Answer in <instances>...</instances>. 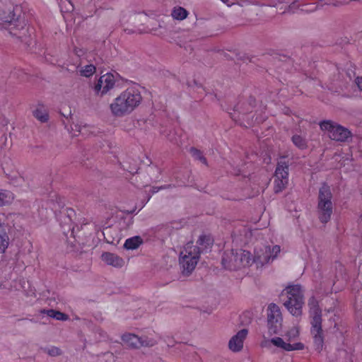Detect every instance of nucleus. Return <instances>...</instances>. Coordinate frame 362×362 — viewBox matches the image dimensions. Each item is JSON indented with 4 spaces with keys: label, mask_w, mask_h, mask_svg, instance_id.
<instances>
[{
    "label": "nucleus",
    "mask_w": 362,
    "mask_h": 362,
    "mask_svg": "<svg viewBox=\"0 0 362 362\" xmlns=\"http://www.w3.org/2000/svg\"><path fill=\"white\" fill-rule=\"evenodd\" d=\"M142 101L139 90L129 87L117 95L110 104V110L115 117H122L132 113Z\"/></svg>",
    "instance_id": "f257e3e1"
},
{
    "label": "nucleus",
    "mask_w": 362,
    "mask_h": 362,
    "mask_svg": "<svg viewBox=\"0 0 362 362\" xmlns=\"http://www.w3.org/2000/svg\"><path fill=\"white\" fill-rule=\"evenodd\" d=\"M0 31L7 32L12 37L21 38L28 33L27 23L19 6L0 12Z\"/></svg>",
    "instance_id": "f03ea898"
},
{
    "label": "nucleus",
    "mask_w": 362,
    "mask_h": 362,
    "mask_svg": "<svg viewBox=\"0 0 362 362\" xmlns=\"http://www.w3.org/2000/svg\"><path fill=\"white\" fill-rule=\"evenodd\" d=\"M300 336V327L293 325L288 328L284 334L285 338L275 337L272 339H264L261 342V346L266 349H271L274 346L284 351H302L305 345L300 341H295Z\"/></svg>",
    "instance_id": "7ed1b4c3"
},
{
    "label": "nucleus",
    "mask_w": 362,
    "mask_h": 362,
    "mask_svg": "<svg viewBox=\"0 0 362 362\" xmlns=\"http://www.w3.org/2000/svg\"><path fill=\"white\" fill-rule=\"evenodd\" d=\"M304 289L299 284L287 286L281 292L284 305L296 317H300L304 305Z\"/></svg>",
    "instance_id": "20e7f679"
},
{
    "label": "nucleus",
    "mask_w": 362,
    "mask_h": 362,
    "mask_svg": "<svg viewBox=\"0 0 362 362\" xmlns=\"http://www.w3.org/2000/svg\"><path fill=\"white\" fill-rule=\"evenodd\" d=\"M252 255L250 252L241 249L226 252L222 264L226 269L236 270L251 265Z\"/></svg>",
    "instance_id": "39448f33"
},
{
    "label": "nucleus",
    "mask_w": 362,
    "mask_h": 362,
    "mask_svg": "<svg viewBox=\"0 0 362 362\" xmlns=\"http://www.w3.org/2000/svg\"><path fill=\"white\" fill-rule=\"evenodd\" d=\"M201 250L192 243L186 244L180 254L179 263L185 274H189L196 267L200 257Z\"/></svg>",
    "instance_id": "423d86ee"
},
{
    "label": "nucleus",
    "mask_w": 362,
    "mask_h": 362,
    "mask_svg": "<svg viewBox=\"0 0 362 362\" xmlns=\"http://www.w3.org/2000/svg\"><path fill=\"white\" fill-rule=\"evenodd\" d=\"M281 252L279 245H260L256 247L254 256L252 257L251 265L253 264L257 269H262L271 264Z\"/></svg>",
    "instance_id": "0eeeda50"
},
{
    "label": "nucleus",
    "mask_w": 362,
    "mask_h": 362,
    "mask_svg": "<svg viewBox=\"0 0 362 362\" xmlns=\"http://www.w3.org/2000/svg\"><path fill=\"white\" fill-rule=\"evenodd\" d=\"M318 199L319 218L322 223H327L332 214V194L329 187L324 185L320 187Z\"/></svg>",
    "instance_id": "6e6552de"
},
{
    "label": "nucleus",
    "mask_w": 362,
    "mask_h": 362,
    "mask_svg": "<svg viewBox=\"0 0 362 362\" xmlns=\"http://www.w3.org/2000/svg\"><path fill=\"white\" fill-rule=\"evenodd\" d=\"M320 129L332 140L345 141L351 136V132L345 127L330 120L320 124Z\"/></svg>",
    "instance_id": "1a4fd4ad"
},
{
    "label": "nucleus",
    "mask_w": 362,
    "mask_h": 362,
    "mask_svg": "<svg viewBox=\"0 0 362 362\" xmlns=\"http://www.w3.org/2000/svg\"><path fill=\"white\" fill-rule=\"evenodd\" d=\"M282 315L280 308L276 304L269 305L267 308V327L271 334L278 333L282 327Z\"/></svg>",
    "instance_id": "9d476101"
},
{
    "label": "nucleus",
    "mask_w": 362,
    "mask_h": 362,
    "mask_svg": "<svg viewBox=\"0 0 362 362\" xmlns=\"http://www.w3.org/2000/svg\"><path fill=\"white\" fill-rule=\"evenodd\" d=\"M248 335L247 329H242L233 335L228 343V349L233 353L240 352L244 347V341Z\"/></svg>",
    "instance_id": "9b49d317"
},
{
    "label": "nucleus",
    "mask_w": 362,
    "mask_h": 362,
    "mask_svg": "<svg viewBox=\"0 0 362 362\" xmlns=\"http://www.w3.org/2000/svg\"><path fill=\"white\" fill-rule=\"evenodd\" d=\"M11 216L12 214H0V254L4 253L9 245L6 228L8 226L7 221Z\"/></svg>",
    "instance_id": "f8f14e48"
},
{
    "label": "nucleus",
    "mask_w": 362,
    "mask_h": 362,
    "mask_svg": "<svg viewBox=\"0 0 362 362\" xmlns=\"http://www.w3.org/2000/svg\"><path fill=\"white\" fill-rule=\"evenodd\" d=\"M310 333L313 338V344L315 351L320 352L324 346V334L322 328V322L310 323Z\"/></svg>",
    "instance_id": "ddd939ff"
},
{
    "label": "nucleus",
    "mask_w": 362,
    "mask_h": 362,
    "mask_svg": "<svg viewBox=\"0 0 362 362\" xmlns=\"http://www.w3.org/2000/svg\"><path fill=\"white\" fill-rule=\"evenodd\" d=\"M115 83V76L110 73L100 77L95 86V90L98 94L104 95L112 89Z\"/></svg>",
    "instance_id": "4468645a"
},
{
    "label": "nucleus",
    "mask_w": 362,
    "mask_h": 362,
    "mask_svg": "<svg viewBox=\"0 0 362 362\" xmlns=\"http://www.w3.org/2000/svg\"><path fill=\"white\" fill-rule=\"evenodd\" d=\"M122 340L125 345L132 348H139L141 346H153L155 343L153 340L147 341L130 333L124 334L122 336Z\"/></svg>",
    "instance_id": "2eb2a0df"
},
{
    "label": "nucleus",
    "mask_w": 362,
    "mask_h": 362,
    "mask_svg": "<svg viewBox=\"0 0 362 362\" xmlns=\"http://www.w3.org/2000/svg\"><path fill=\"white\" fill-rule=\"evenodd\" d=\"M308 305L310 316V323L322 322V311L318 305V302L314 296L309 298Z\"/></svg>",
    "instance_id": "dca6fc26"
},
{
    "label": "nucleus",
    "mask_w": 362,
    "mask_h": 362,
    "mask_svg": "<svg viewBox=\"0 0 362 362\" xmlns=\"http://www.w3.org/2000/svg\"><path fill=\"white\" fill-rule=\"evenodd\" d=\"M101 259L107 265L116 268H121L124 265V260L114 253L104 252L101 255Z\"/></svg>",
    "instance_id": "f3484780"
},
{
    "label": "nucleus",
    "mask_w": 362,
    "mask_h": 362,
    "mask_svg": "<svg viewBox=\"0 0 362 362\" xmlns=\"http://www.w3.org/2000/svg\"><path fill=\"white\" fill-rule=\"evenodd\" d=\"M274 177L288 181V163L285 160H280L278 163Z\"/></svg>",
    "instance_id": "a211bd4d"
},
{
    "label": "nucleus",
    "mask_w": 362,
    "mask_h": 362,
    "mask_svg": "<svg viewBox=\"0 0 362 362\" xmlns=\"http://www.w3.org/2000/svg\"><path fill=\"white\" fill-rule=\"evenodd\" d=\"M33 115L40 122H45L49 119L47 108L42 104H37L33 110Z\"/></svg>",
    "instance_id": "6ab92c4d"
},
{
    "label": "nucleus",
    "mask_w": 362,
    "mask_h": 362,
    "mask_svg": "<svg viewBox=\"0 0 362 362\" xmlns=\"http://www.w3.org/2000/svg\"><path fill=\"white\" fill-rule=\"evenodd\" d=\"M90 128V126L83 124L81 122L73 124L71 127L72 131L74 132L73 136H77L78 134L86 136L88 134Z\"/></svg>",
    "instance_id": "aec40b11"
},
{
    "label": "nucleus",
    "mask_w": 362,
    "mask_h": 362,
    "mask_svg": "<svg viewBox=\"0 0 362 362\" xmlns=\"http://www.w3.org/2000/svg\"><path fill=\"white\" fill-rule=\"evenodd\" d=\"M188 14V11L185 8L179 6H175L171 11L172 18L177 21L185 20Z\"/></svg>",
    "instance_id": "412c9836"
},
{
    "label": "nucleus",
    "mask_w": 362,
    "mask_h": 362,
    "mask_svg": "<svg viewBox=\"0 0 362 362\" xmlns=\"http://www.w3.org/2000/svg\"><path fill=\"white\" fill-rule=\"evenodd\" d=\"M13 199L14 196L11 192L0 189V206L10 204Z\"/></svg>",
    "instance_id": "4be33fe9"
},
{
    "label": "nucleus",
    "mask_w": 362,
    "mask_h": 362,
    "mask_svg": "<svg viewBox=\"0 0 362 362\" xmlns=\"http://www.w3.org/2000/svg\"><path fill=\"white\" fill-rule=\"evenodd\" d=\"M143 243V240L139 236H134L126 240L124 243V247L128 250H135L138 248Z\"/></svg>",
    "instance_id": "5701e85b"
},
{
    "label": "nucleus",
    "mask_w": 362,
    "mask_h": 362,
    "mask_svg": "<svg viewBox=\"0 0 362 362\" xmlns=\"http://www.w3.org/2000/svg\"><path fill=\"white\" fill-rule=\"evenodd\" d=\"M95 71L96 68L93 64H86L78 68V71L80 75L84 77H90L93 76L95 73Z\"/></svg>",
    "instance_id": "b1692460"
},
{
    "label": "nucleus",
    "mask_w": 362,
    "mask_h": 362,
    "mask_svg": "<svg viewBox=\"0 0 362 362\" xmlns=\"http://www.w3.org/2000/svg\"><path fill=\"white\" fill-rule=\"evenodd\" d=\"M43 313H46L47 316L58 320L66 321L68 320V316L59 311H56L54 310H47L43 311Z\"/></svg>",
    "instance_id": "393cba45"
},
{
    "label": "nucleus",
    "mask_w": 362,
    "mask_h": 362,
    "mask_svg": "<svg viewBox=\"0 0 362 362\" xmlns=\"http://www.w3.org/2000/svg\"><path fill=\"white\" fill-rule=\"evenodd\" d=\"M288 180H283V179H278L276 177H274V192L276 193H279L281 191H283L287 184H288Z\"/></svg>",
    "instance_id": "a878e982"
},
{
    "label": "nucleus",
    "mask_w": 362,
    "mask_h": 362,
    "mask_svg": "<svg viewBox=\"0 0 362 362\" xmlns=\"http://www.w3.org/2000/svg\"><path fill=\"white\" fill-rule=\"evenodd\" d=\"M293 144L299 148L303 149L306 147L305 140L298 135H295L292 137Z\"/></svg>",
    "instance_id": "bb28decb"
},
{
    "label": "nucleus",
    "mask_w": 362,
    "mask_h": 362,
    "mask_svg": "<svg viewBox=\"0 0 362 362\" xmlns=\"http://www.w3.org/2000/svg\"><path fill=\"white\" fill-rule=\"evenodd\" d=\"M192 156L197 159L200 160L202 163L206 164V158L202 155V152L197 149L193 148L191 151Z\"/></svg>",
    "instance_id": "cd10ccee"
},
{
    "label": "nucleus",
    "mask_w": 362,
    "mask_h": 362,
    "mask_svg": "<svg viewBox=\"0 0 362 362\" xmlns=\"http://www.w3.org/2000/svg\"><path fill=\"white\" fill-rule=\"evenodd\" d=\"M61 7L62 9H64L66 12H70L73 11L74 6L71 1V0H62L61 1Z\"/></svg>",
    "instance_id": "c85d7f7f"
},
{
    "label": "nucleus",
    "mask_w": 362,
    "mask_h": 362,
    "mask_svg": "<svg viewBox=\"0 0 362 362\" xmlns=\"http://www.w3.org/2000/svg\"><path fill=\"white\" fill-rule=\"evenodd\" d=\"M47 354L50 356H55L60 355L61 351L57 347L52 346L47 349Z\"/></svg>",
    "instance_id": "c756f323"
},
{
    "label": "nucleus",
    "mask_w": 362,
    "mask_h": 362,
    "mask_svg": "<svg viewBox=\"0 0 362 362\" xmlns=\"http://www.w3.org/2000/svg\"><path fill=\"white\" fill-rule=\"evenodd\" d=\"M355 82L358 89L362 91V77H357Z\"/></svg>",
    "instance_id": "7c9ffc66"
},
{
    "label": "nucleus",
    "mask_w": 362,
    "mask_h": 362,
    "mask_svg": "<svg viewBox=\"0 0 362 362\" xmlns=\"http://www.w3.org/2000/svg\"><path fill=\"white\" fill-rule=\"evenodd\" d=\"M283 1L282 0H273L272 2L269 4L273 6H278L279 4H281Z\"/></svg>",
    "instance_id": "2f4dec72"
},
{
    "label": "nucleus",
    "mask_w": 362,
    "mask_h": 362,
    "mask_svg": "<svg viewBox=\"0 0 362 362\" xmlns=\"http://www.w3.org/2000/svg\"><path fill=\"white\" fill-rule=\"evenodd\" d=\"M206 240H209V239L206 238V237H200L197 241V244L202 245Z\"/></svg>",
    "instance_id": "473e14b6"
},
{
    "label": "nucleus",
    "mask_w": 362,
    "mask_h": 362,
    "mask_svg": "<svg viewBox=\"0 0 362 362\" xmlns=\"http://www.w3.org/2000/svg\"><path fill=\"white\" fill-rule=\"evenodd\" d=\"M224 4H227L228 6H230L231 4H229L228 0H221Z\"/></svg>",
    "instance_id": "72a5a7b5"
},
{
    "label": "nucleus",
    "mask_w": 362,
    "mask_h": 362,
    "mask_svg": "<svg viewBox=\"0 0 362 362\" xmlns=\"http://www.w3.org/2000/svg\"><path fill=\"white\" fill-rule=\"evenodd\" d=\"M158 189H157V188H155V187H154V188H153L152 193H153V194H154V193H156V192H158Z\"/></svg>",
    "instance_id": "f704fd0d"
}]
</instances>
